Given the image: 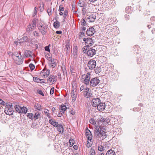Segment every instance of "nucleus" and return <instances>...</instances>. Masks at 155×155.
<instances>
[{
	"instance_id": "1",
	"label": "nucleus",
	"mask_w": 155,
	"mask_h": 155,
	"mask_svg": "<svg viewBox=\"0 0 155 155\" xmlns=\"http://www.w3.org/2000/svg\"><path fill=\"white\" fill-rule=\"evenodd\" d=\"M48 26L46 25H42L38 27V29L42 34L45 35L48 31Z\"/></svg>"
},
{
	"instance_id": "2",
	"label": "nucleus",
	"mask_w": 155,
	"mask_h": 155,
	"mask_svg": "<svg viewBox=\"0 0 155 155\" xmlns=\"http://www.w3.org/2000/svg\"><path fill=\"white\" fill-rule=\"evenodd\" d=\"M100 81L97 77H95L91 79L90 82V87H95L100 83Z\"/></svg>"
},
{
	"instance_id": "3",
	"label": "nucleus",
	"mask_w": 155,
	"mask_h": 155,
	"mask_svg": "<svg viewBox=\"0 0 155 155\" xmlns=\"http://www.w3.org/2000/svg\"><path fill=\"white\" fill-rule=\"evenodd\" d=\"M96 65V61L95 60L91 59L89 60L87 64V66L89 69L92 70L94 69Z\"/></svg>"
},
{
	"instance_id": "4",
	"label": "nucleus",
	"mask_w": 155,
	"mask_h": 155,
	"mask_svg": "<svg viewBox=\"0 0 155 155\" xmlns=\"http://www.w3.org/2000/svg\"><path fill=\"white\" fill-rule=\"evenodd\" d=\"M15 54H14V56H16L18 59V60H17L15 62L16 64L18 65L22 64L23 61V59L22 56L18 52L15 53Z\"/></svg>"
},
{
	"instance_id": "5",
	"label": "nucleus",
	"mask_w": 155,
	"mask_h": 155,
	"mask_svg": "<svg viewBox=\"0 0 155 155\" xmlns=\"http://www.w3.org/2000/svg\"><path fill=\"white\" fill-rule=\"evenodd\" d=\"M83 41L85 42V45L88 47H90L94 44L92 38H84Z\"/></svg>"
},
{
	"instance_id": "6",
	"label": "nucleus",
	"mask_w": 155,
	"mask_h": 155,
	"mask_svg": "<svg viewBox=\"0 0 155 155\" xmlns=\"http://www.w3.org/2000/svg\"><path fill=\"white\" fill-rule=\"evenodd\" d=\"M101 103V100L99 98L93 99L91 101L92 105L94 107H97Z\"/></svg>"
},
{
	"instance_id": "7",
	"label": "nucleus",
	"mask_w": 155,
	"mask_h": 155,
	"mask_svg": "<svg viewBox=\"0 0 155 155\" xmlns=\"http://www.w3.org/2000/svg\"><path fill=\"white\" fill-rule=\"evenodd\" d=\"M57 76L54 75H51L48 78L47 81L54 84L57 81Z\"/></svg>"
},
{
	"instance_id": "8",
	"label": "nucleus",
	"mask_w": 155,
	"mask_h": 155,
	"mask_svg": "<svg viewBox=\"0 0 155 155\" xmlns=\"http://www.w3.org/2000/svg\"><path fill=\"white\" fill-rule=\"evenodd\" d=\"M4 112L6 114L11 115L13 114L14 111L10 107L5 106Z\"/></svg>"
},
{
	"instance_id": "9",
	"label": "nucleus",
	"mask_w": 155,
	"mask_h": 155,
	"mask_svg": "<svg viewBox=\"0 0 155 155\" xmlns=\"http://www.w3.org/2000/svg\"><path fill=\"white\" fill-rule=\"evenodd\" d=\"M96 32L94 28L93 27H91L87 29L86 31V34L88 36H92Z\"/></svg>"
},
{
	"instance_id": "10",
	"label": "nucleus",
	"mask_w": 155,
	"mask_h": 155,
	"mask_svg": "<svg viewBox=\"0 0 155 155\" xmlns=\"http://www.w3.org/2000/svg\"><path fill=\"white\" fill-rule=\"evenodd\" d=\"M96 51L94 49L91 48L87 51V54L89 56L92 57L96 54Z\"/></svg>"
},
{
	"instance_id": "11",
	"label": "nucleus",
	"mask_w": 155,
	"mask_h": 155,
	"mask_svg": "<svg viewBox=\"0 0 155 155\" xmlns=\"http://www.w3.org/2000/svg\"><path fill=\"white\" fill-rule=\"evenodd\" d=\"M90 73L89 72L87 73L85 78L84 80L83 83L87 85H90Z\"/></svg>"
},
{
	"instance_id": "12",
	"label": "nucleus",
	"mask_w": 155,
	"mask_h": 155,
	"mask_svg": "<svg viewBox=\"0 0 155 155\" xmlns=\"http://www.w3.org/2000/svg\"><path fill=\"white\" fill-rule=\"evenodd\" d=\"M101 131L99 130L98 127H96L94 130L95 136L96 137H101Z\"/></svg>"
},
{
	"instance_id": "13",
	"label": "nucleus",
	"mask_w": 155,
	"mask_h": 155,
	"mask_svg": "<svg viewBox=\"0 0 155 155\" xmlns=\"http://www.w3.org/2000/svg\"><path fill=\"white\" fill-rule=\"evenodd\" d=\"M25 57L28 58L29 57H32V55L33 54L32 51L30 50H26L24 52Z\"/></svg>"
},
{
	"instance_id": "14",
	"label": "nucleus",
	"mask_w": 155,
	"mask_h": 155,
	"mask_svg": "<svg viewBox=\"0 0 155 155\" xmlns=\"http://www.w3.org/2000/svg\"><path fill=\"white\" fill-rule=\"evenodd\" d=\"M97 110L101 111H102L104 110L105 107V104L104 103H100L97 106Z\"/></svg>"
},
{
	"instance_id": "15",
	"label": "nucleus",
	"mask_w": 155,
	"mask_h": 155,
	"mask_svg": "<svg viewBox=\"0 0 155 155\" xmlns=\"http://www.w3.org/2000/svg\"><path fill=\"white\" fill-rule=\"evenodd\" d=\"M87 139L90 141L92 139V135L91 134V132L87 128V132L85 133Z\"/></svg>"
},
{
	"instance_id": "16",
	"label": "nucleus",
	"mask_w": 155,
	"mask_h": 155,
	"mask_svg": "<svg viewBox=\"0 0 155 155\" xmlns=\"http://www.w3.org/2000/svg\"><path fill=\"white\" fill-rule=\"evenodd\" d=\"M50 73V71L49 70L47 69H43V71H41V74H44L43 75L45 76H46L47 77L49 75Z\"/></svg>"
},
{
	"instance_id": "17",
	"label": "nucleus",
	"mask_w": 155,
	"mask_h": 155,
	"mask_svg": "<svg viewBox=\"0 0 155 155\" xmlns=\"http://www.w3.org/2000/svg\"><path fill=\"white\" fill-rule=\"evenodd\" d=\"M78 47L77 46H74L73 48L72 54L75 58L77 57Z\"/></svg>"
},
{
	"instance_id": "18",
	"label": "nucleus",
	"mask_w": 155,
	"mask_h": 155,
	"mask_svg": "<svg viewBox=\"0 0 155 155\" xmlns=\"http://www.w3.org/2000/svg\"><path fill=\"white\" fill-rule=\"evenodd\" d=\"M96 18V16L95 15L92 14L91 15L87 18V19L89 20V21L91 22L94 21Z\"/></svg>"
},
{
	"instance_id": "19",
	"label": "nucleus",
	"mask_w": 155,
	"mask_h": 155,
	"mask_svg": "<svg viewBox=\"0 0 155 155\" xmlns=\"http://www.w3.org/2000/svg\"><path fill=\"white\" fill-rule=\"evenodd\" d=\"M49 123L55 127H57L59 125L57 122H56L55 121H53L52 119L49 120Z\"/></svg>"
},
{
	"instance_id": "20",
	"label": "nucleus",
	"mask_w": 155,
	"mask_h": 155,
	"mask_svg": "<svg viewBox=\"0 0 155 155\" xmlns=\"http://www.w3.org/2000/svg\"><path fill=\"white\" fill-rule=\"evenodd\" d=\"M100 121L103 122L104 124H105L106 123L108 124L110 122V120H108V118L106 117L101 118L100 120Z\"/></svg>"
},
{
	"instance_id": "21",
	"label": "nucleus",
	"mask_w": 155,
	"mask_h": 155,
	"mask_svg": "<svg viewBox=\"0 0 155 155\" xmlns=\"http://www.w3.org/2000/svg\"><path fill=\"white\" fill-rule=\"evenodd\" d=\"M55 19L56 20V21L54 22V27L55 28H58L60 27V23L59 22L57 21L56 18H55L54 20Z\"/></svg>"
},
{
	"instance_id": "22",
	"label": "nucleus",
	"mask_w": 155,
	"mask_h": 155,
	"mask_svg": "<svg viewBox=\"0 0 155 155\" xmlns=\"http://www.w3.org/2000/svg\"><path fill=\"white\" fill-rule=\"evenodd\" d=\"M78 5L81 7H83L85 6L86 3L84 0H79Z\"/></svg>"
},
{
	"instance_id": "23",
	"label": "nucleus",
	"mask_w": 155,
	"mask_h": 155,
	"mask_svg": "<svg viewBox=\"0 0 155 155\" xmlns=\"http://www.w3.org/2000/svg\"><path fill=\"white\" fill-rule=\"evenodd\" d=\"M70 49V45L68 43L65 45V48L64 49V51H66L67 54H69Z\"/></svg>"
},
{
	"instance_id": "24",
	"label": "nucleus",
	"mask_w": 155,
	"mask_h": 155,
	"mask_svg": "<svg viewBox=\"0 0 155 155\" xmlns=\"http://www.w3.org/2000/svg\"><path fill=\"white\" fill-rule=\"evenodd\" d=\"M35 29V28H33V27H32V26H31V25H29L27 26V28L26 29V33L28 32L29 33L31 31Z\"/></svg>"
},
{
	"instance_id": "25",
	"label": "nucleus",
	"mask_w": 155,
	"mask_h": 155,
	"mask_svg": "<svg viewBox=\"0 0 155 155\" xmlns=\"http://www.w3.org/2000/svg\"><path fill=\"white\" fill-rule=\"evenodd\" d=\"M57 130L60 133H62L64 131L63 127L62 125L59 124L57 127Z\"/></svg>"
},
{
	"instance_id": "26",
	"label": "nucleus",
	"mask_w": 155,
	"mask_h": 155,
	"mask_svg": "<svg viewBox=\"0 0 155 155\" xmlns=\"http://www.w3.org/2000/svg\"><path fill=\"white\" fill-rule=\"evenodd\" d=\"M50 64H51V67L53 68H54L56 64V61H55L54 59L52 58L50 60Z\"/></svg>"
},
{
	"instance_id": "27",
	"label": "nucleus",
	"mask_w": 155,
	"mask_h": 155,
	"mask_svg": "<svg viewBox=\"0 0 155 155\" xmlns=\"http://www.w3.org/2000/svg\"><path fill=\"white\" fill-rule=\"evenodd\" d=\"M21 110V113H24L26 114L27 112V109L25 107H21V109H20Z\"/></svg>"
},
{
	"instance_id": "28",
	"label": "nucleus",
	"mask_w": 155,
	"mask_h": 155,
	"mask_svg": "<svg viewBox=\"0 0 155 155\" xmlns=\"http://www.w3.org/2000/svg\"><path fill=\"white\" fill-rule=\"evenodd\" d=\"M125 12L128 14H130L132 12L131 7L130 6H128L125 9Z\"/></svg>"
},
{
	"instance_id": "29",
	"label": "nucleus",
	"mask_w": 155,
	"mask_h": 155,
	"mask_svg": "<svg viewBox=\"0 0 155 155\" xmlns=\"http://www.w3.org/2000/svg\"><path fill=\"white\" fill-rule=\"evenodd\" d=\"M14 107L17 112L21 113V111L20 109H21V107L19 105H16Z\"/></svg>"
},
{
	"instance_id": "30",
	"label": "nucleus",
	"mask_w": 155,
	"mask_h": 155,
	"mask_svg": "<svg viewBox=\"0 0 155 155\" xmlns=\"http://www.w3.org/2000/svg\"><path fill=\"white\" fill-rule=\"evenodd\" d=\"M106 155H116V154L114 150H110L107 151Z\"/></svg>"
},
{
	"instance_id": "31",
	"label": "nucleus",
	"mask_w": 155,
	"mask_h": 155,
	"mask_svg": "<svg viewBox=\"0 0 155 155\" xmlns=\"http://www.w3.org/2000/svg\"><path fill=\"white\" fill-rule=\"evenodd\" d=\"M40 116L41 113L39 112H37L35 114L34 118L35 119H37L41 117Z\"/></svg>"
},
{
	"instance_id": "32",
	"label": "nucleus",
	"mask_w": 155,
	"mask_h": 155,
	"mask_svg": "<svg viewBox=\"0 0 155 155\" xmlns=\"http://www.w3.org/2000/svg\"><path fill=\"white\" fill-rule=\"evenodd\" d=\"M41 104L38 103L36 104L35 105V109H36L37 110H41Z\"/></svg>"
},
{
	"instance_id": "33",
	"label": "nucleus",
	"mask_w": 155,
	"mask_h": 155,
	"mask_svg": "<svg viewBox=\"0 0 155 155\" xmlns=\"http://www.w3.org/2000/svg\"><path fill=\"white\" fill-rule=\"evenodd\" d=\"M20 40H21L22 42H28L29 41L28 37L26 36L23 37Z\"/></svg>"
},
{
	"instance_id": "34",
	"label": "nucleus",
	"mask_w": 155,
	"mask_h": 155,
	"mask_svg": "<svg viewBox=\"0 0 155 155\" xmlns=\"http://www.w3.org/2000/svg\"><path fill=\"white\" fill-rule=\"evenodd\" d=\"M71 97L72 101H74L76 99V94L74 93L73 90H72Z\"/></svg>"
},
{
	"instance_id": "35",
	"label": "nucleus",
	"mask_w": 155,
	"mask_h": 155,
	"mask_svg": "<svg viewBox=\"0 0 155 155\" xmlns=\"http://www.w3.org/2000/svg\"><path fill=\"white\" fill-rule=\"evenodd\" d=\"M101 71V69L100 67H97L95 69V73L97 74L100 73Z\"/></svg>"
},
{
	"instance_id": "36",
	"label": "nucleus",
	"mask_w": 155,
	"mask_h": 155,
	"mask_svg": "<svg viewBox=\"0 0 155 155\" xmlns=\"http://www.w3.org/2000/svg\"><path fill=\"white\" fill-rule=\"evenodd\" d=\"M62 71H63L64 74L65 73H67V71L64 65L62 64L61 66Z\"/></svg>"
},
{
	"instance_id": "37",
	"label": "nucleus",
	"mask_w": 155,
	"mask_h": 155,
	"mask_svg": "<svg viewBox=\"0 0 155 155\" xmlns=\"http://www.w3.org/2000/svg\"><path fill=\"white\" fill-rule=\"evenodd\" d=\"M87 12V9L86 6L83 7L82 9V13L83 15H84L86 14Z\"/></svg>"
},
{
	"instance_id": "38",
	"label": "nucleus",
	"mask_w": 155,
	"mask_h": 155,
	"mask_svg": "<svg viewBox=\"0 0 155 155\" xmlns=\"http://www.w3.org/2000/svg\"><path fill=\"white\" fill-rule=\"evenodd\" d=\"M30 25H31V26H32V27L35 28L36 25V20H33L32 21V23Z\"/></svg>"
},
{
	"instance_id": "39",
	"label": "nucleus",
	"mask_w": 155,
	"mask_h": 155,
	"mask_svg": "<svg viewBox=\"0 0 155 155\" xmlns=\"http://www.w3.org/2000/svg\"><path fill=\"white\" fill-rule=\"evenodd\" d=\"M70 146H72L74 143V141L73 139H70L69 140Z\"/></svg>"
},
{
	"instance_id": "40",
	"label": "nucleus",
	"mask_w": 155,
	"mask_h": 155,
	"mask_svg": "<svg viewBox=\"0 0 155 155\" xmlns=\"http://www.w3.org/2000/svg\"><path fill=\"white\" fill-rule=\"evenodd\" d=\"M33 35L36 38L39 37V33L36 31H34L33 33Z\"/></svg>"
},
{
	"instance_id": "41",
	"label": "nucleus",
	"mask_w": 155,
	"mask_h": 155,
	"mask_svg": "<svg viewBox=\"0 0 155 155\" xmlns=\"http://www.w3.org/2000/svg\"><path fill=\"white\" fill-rule=\"evenodd\" d=\"M96 127H98L99 128V130H100V131H103L105 130V127L104 126L101 127L99 126H97Z\"/></svg>"
},
{
	"instance_id": "42",
	"label": "nucleus",
	"mask_w": 155,
	"mask_h": 155,
	"mask_svg": "<svg viewBox=\"0 0 155 155\" xmlns=\"http://www.w3.org/2000/svg\"><path fill=\"white\" fill-rule=\"evenodd\" d=\"M85 36V33L83 32H80L79 34V38H81Z\"/></svg>"
},
{
	"instance_id": "43",
	"label": "nucleus",
	"mask_w": 155,
	"mask_h": 155,
	"mask_svg": "<svg viewBox=\"0 0 155 155\" xmlns=\"http://www.w3.org/2000/svg\"><path fill=\"white\" fill-rule=\"evenodd\" d=\"M29 67L31 71L33 70L35 68V66L32 63H30L29 64Z\"/></svg>"
},
{
	"instance_id": "44",
	"label": "nucleus",
	"mask_w": 155,
	"mask_h": 155,
	"mask_svg": "<svg viewBox=\"0 0 155 155\" xmlns=\"http://www.w3.org/2000/svg\"><path fill=\"white\" fill-rule=\"evenodd\" d=\"M101 137L102 136L103 137V138H105L106 137L107 135L106 134V132L105 131H101Z\"/></svg>"
},
{
	"instance_id": "45",
	"label": "nucleus",
	"mask_w": 155,
	"mask_h": 155,
	"mask_svg": "<svg viewBox=\"0 0 155 155\" xmlns=\"http://www.w3.org/2000/svg\"><path fill=\"white\" fill-rule=\"evenodd\" d=\"M92 94L88 92L86 93L84 96L87 97H90L92 96Z\"/></svg>"
},
{
	"instance_id": "46",
	"label": "nucleus",
	"mask_w": 155,
	"mask_h": 155,
	"mask_svg": "<svg viewBox=\"0 0 155 155\" xmlns=\"http://www.w3.org/2000/svg\"><path fill=\"white\" fill-rule=\"evenodd\" d=\"M27 117H28L29 119H32L33 114L31 113H28L27 114Z\"/></svg>"
},
{
	"instance_id": "47",
	"label": "nucleus",
	"mask_w": 155,
	"mask_h": 155,
	"mask_svg": "<svg viewBox=\"0 0 155 155\" xmlns=\"http://www.w3.org/2000/svg\"><path fill=\"white\" fill-rule=\"evenodd\" d=\"M87 47H88V46H87L86 45L85 46H84L82 50H83V52L84 53H87Z\"/></svg>"
},
{
	"instance_id": "48",
	"label": "nucleus",
	"mask_w": 155,
	"mask_h": 155,
	"mask_svg": "<svg viewBox=\"0 0 155 155\" xmlns=\"http://www.w3.org/2000/svg\"><path fill=\"white\" fill-rule=\"evenodd\" d=\"M98 150L100 151H102L104 150V147L102 146H99L98 147Z\"/></svg>"
},
{
	"instance_id": "49",
	"label": "nucleus",
	"mask_w": 155,
	"mask_h": 155,
	"mask_svg": "<svg viewBox=\"0 0 155 155\" xmlns=\"http://www.w3.org/2000/svg\"><path fill=\"white\" fill-rule=\"evenodd\" d=\"M140 35L141 36L142 38V39H144L145 38V34L144 32H142L141 33H140Z\"/></svg>"
},
{
	"instance_id": "50",
	"label": "nucleus",
	"mask_w": 155,
	"mask_h": 155,
	"mask_svg": "<svg viewBox=\"0 0 155 155\" xmlns=\"http://www.w3.org/2000/svg\"><path fill=\"white\" fill-rule=\"evenodd\" d=\"M86 22L84 19H82L81 21V25L83 26H85L86 25Z\"/></svg>"
},
{
	"instance_id": "51",
	"label": "nucleus",
	"mask_w": 155,
	"mask_h": 155,
	"mask_svg": "<svg viewBox=\"0 0 155 155\" xmlns=\"http://www.w3.org/2000/svg\"><path fill=\"white\" fill-rule=\"evenodd\" d=\"M90 123L94 125L96 124L95 121L93 119H91L89 120Z\"/></svg>"
},
{
	"instance_id": "52",
	"label": "nucleus",
	"mask_w": 155,
	"mask_h": 155,
	"mask_svg": "<svg viewBox=\"0 0 155 155\" xmlns=\"http://www.w3.org/2000/svg\"><path fill=\"white\" fill-rule=\"evenodd\" d=\"M64 8L62 7V5H60L59 7V9L58 11L59 12H61L64 11Z\"/></svg>"
},
{
	"instance_id": "53",
	"label": "nucleus",
	"mask_w": 155,
	"mask_h": 155,
	"mask_svg": "<svg viewBox=\"0 0 155 155\" xmlns=\"http://www.w3.org/2000/svg\"><path fill=\"white\" fill-rule=\"evenodd\" d=\"M90 152L91 153L90 155H95V150L92 148H91Z\"/></svg>"
},
{
	"instance_id": "54",
	"label": "nucleus",
	"mask_w": 155,
	"mask_h": 155,
	"mask_svg": "<svg viewBox=\"0 0 155 155\" xmlns=\"http://www.w3.org/2000/svg\"><path fill=\"white\" fill-rule=\"evenodd\" d=\"M47 12L49 15L50 16L51 15V9L48 8L47 9Z\"/></svg>"
},
{
	"instance_id": "55",
	"label": "nucleus",
	"mask_w": 155,
	"mask_h": 155,
	"mask_svg": "<svg viewBox=\"0 0 155 155\" xmlns=\"http://www.w3.org/2000/svg\"><path fill=\"white\" fill-rule=\"evenodd\" d=\"M34 81L37 82H39V81H41V79H40L38 78L37 77H34Z\"/></svg>"
},
{
	"instance_id": "56",
	"label": "nucleus",
	"mask_w": 155,
	"mask_h": 155,
	"mask_svg": "<svg viewBox=\"0 0 155 155\" xmlns=\"http://www.w3.org/2000/svg\"><path fill=\"white\" fill-rule=\"evenodd\" d=\"M37 92L38 94L41 95L42 96H44V94L41 90H38Z\"/></svg>"
},
{
	"instance_id": "57",
	"label": "nucleus",
	"mask_w": 155,
	"mask_h": 155,
	"mask_svg": "<svg viewBox=\"0 0 155 155\" xmlns=\"http://www.w3.org/2000/svg\"><path fill=\"white\" fill-rule=\"evenodd\" d=\"M6 106H8L9 107H10L11 108H12L13 109V106L12 103H8L7 104V105H6Z\"/></svg>"
},
{
	"instance_id": "58",
	"label": "nucleus",
	"mask_w": 155,
	"mask_h": 155,
	"mask_svg": "<svg viewBox=\"0 0 155 155\" xmlns=\"http://www.w3.org/2000/svg\"><path fill=\"white\" fill-rule=\"evenodd\" d=\"M45 49L46 51L48 52H49L50 51L49 45L45 46Z\"/></svg>"
},
{
	"instance_id": "59",
	"label": "nucleus",
	"mask_w": 155,
	"mask_h": 155,
	"mask_svg": "<svg viewBox=\"0 0 155 155\" xmlns=\"http://www.w3.org/2000/svg\"><path fill=\"white\" fill-rule=\"evenodd\" d=\"M54 87H53L51 88L50 91V94H53L54 93Z\"/></svg>"
},
{
	"instance_id": "60",
	"label": "nucleus",
	"mask_w": 155,
	"mask_h": 155,
	"mask_svg": "<svg viewBox=\"0 0 155 155\" xmlns=\"http://www.w3.org/2000/svg\"><path fill=\"white\" fill-rule=\"evenodd\" d=\"M60 110L61 113V114H62L64 113V111L66 110V108L61 109Z\"/></svg>"
},
{
	"instance_id": "61",
	"label": "nucleus",
	"mask_w": 155,
	"mask_h": 155,
	"mask_svg": "<svg viewBox=\"0 0 155 155\" xmlns=\"http://www.w3.org/2000/svg\"><path fill=\"white\" fill-rule=\"evenodd\" d=\"M68 14V10L67 9H65L64 13V15H67Z\"/></svg>"
},
{
	"instance_id": "62",
	"label": "nucleus",
	"mask_w": 155,
	"mask_h": 155,
	"mask_svg": "<svg viewBox=\"0 0 155 155\" xmlns=\"http://www.w3.org/2000/svg\"><path fill=\"white\" fill-rule=\"evenodd\" d=\"M72 11L74 13L76 12H77V11H74V9H75L74 5H72Z\"/></svg>"
},
{
	"instance_id": "63",
	"label": "nucleus",
	"mask_w": 155,
	"mask_h": 155,
	"mask_svg": "<svg viewBox=\"0 0 155 155\" xmlns=\"http://www.w3.org/2000/svg\"><path fill=\"white\" fill-rule=\"evenodd\" d=\"M125 18L126 20H128L129 19V15L128 14H126L124 15Z\"/></svg>"
},
{
	"instance_id": "64",
	"label": "nucleus",
	"mask_w": 155,
	"mask_h": 155,
	"mask_svg": "<svg viewBox=\"0 0 155 155\" xmlns=\"http://www.w3.org/2000/svg\"><path fill=\"white\" fill-rule=\"evenodd\" d=\"M1 102H1V104H2V105H3V106H5V105L6 106V105H7V104H8V103H5L4 101H1Z\"/></svg>"
}]
</instances>
